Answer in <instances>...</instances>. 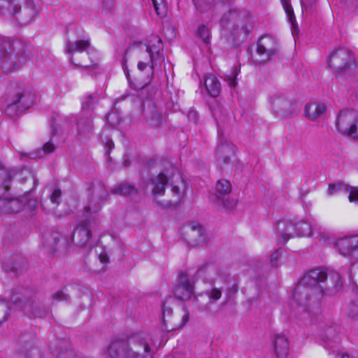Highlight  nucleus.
<instances>
[{
	"label": "nucleus",
	"instance_id": "obj_47",
	"mask_svg": "<svg viewBox=\"0 0 358 358\" xmlns=\"http://www.w3.org/2000/svg\"><path fill=\"white\" fill-rule=\"evenodd\" d=\"M55 149L54 144L51 141H48L44 144L43 150L45 153L49 154L52 152Z\"/></svg>",
	"mask_w": 358,
	"mask_h": 358
},
{
	"label": "nucleus",
	"instance_id": "obj_26",
	"mask_svg": "<svg viewBox=\"0 0 358 358\" xmlns=\"http://www.w3.org/2000/svg\"><path fill=\"white\" fill-rule=\"evenodd\" d=\"M90 46L89 39L77 40L74 42L68 41L66 43L65 50L69 55H73L76 52H83Z\"/></svg>",
	"mask_w": 358,
	"mask_h": 358
},
{
	"label": "nucleus",
	"instance_id": "obj_20",
	"mask_svg": "<svg viewBox=\"0 0 358 358\" xmlns=\"http://www.w3.org/2000/svg\"><path fill=\"white\" fill-rule=\"evenodd\" d=\"M233 155L234 150L231 144L222 142L217 146L216 159L220 166L229 164Z\"/></svg>",
	"mask_w": 358,
	"mask_h": 358
},
{
	"label": "nucleus",
	"instance_id": "obj_36",
	"mask_svg": "<svg viewBox=\"0 0 358 358\" xmlns=\"http://www.w3.org/2000/svg\"><path fill=\"white\" fill-rule=\"evenodd\" d=\"M347 189H349V185L344 182L330 183L327 189V194L328 195L331 196L342 190L346 192Z\"/></svg>",
	"mask_w": 358,
	"mask_h": 358
},
{
	"label": "nucleus",
	"instance_id": "obj_34",
	"mask_svg": "<svg viewBox=\"0 0 358 358\" xmlns=\"http://www.w3.org/2000/svg\"><path fill=\"white\" fill-rule=\"evenodd\" d=\"M155 12L160 17H164L166 15L167 4L165 0H152Z\"/></svg>",
	"mask_w": 358,
	"mask_h": 358
},
{
	"label": "nucleus",
	"instance_id": "obj_51",
	"mask_svg": "<svg viewBox=\"0 0 358 358\" xmlns=\"http://www.w3.org/2000/svg\"><path fill=\"white\" fill-rule=\"evenodd\" d=\"M171 191L173 194H175L177 196H179L180 194V188L178 186H173Z\"/></svg>",
	"mask_w": 358,
	"mask_h": 358
},
{
	"label": "nucleus",
	"instance_id": "obj_15",
	"mask_svg": "<svg viewBox=\"0 0 358 358\" xmlns=\"http://www.w3.org/2000/svg\"><path fill=\"white\" fill-rule=\"evenodd\" d=\"M68 241L57 232H51L43 236V245L51 254L55 255L66 248Z\"/></svg>",
	"mask_w": 358,
	"mask_h": 358
},
{
	"label": "nucleus",
	"instance_id": "obj_54",
	"mask_svg": "<svg viewBox=\"0 0 358 358\" xmlns=\"http://www.w3.org/2000/svg\"><path fill=\"white\" fill-rule=\"evenodd\" d=\"M100 258V260L101 262H106L108 261V257H102V256H100L99 257Z\"/></svg>",
	"mask_w": 358,
	"mask_h": 358
},
{
	"label": "nucleus",
	"instance_id": "obj_58",
	"mask_svg": "<svg viewBox=\"0 0 358 358\" xmlns=\"http://www.w3.org/2000/svg\"><path fill=\"white\" fill-rule=\"evenodd\" d=\"M1 13V11L0 10V14Z\"/></svg>",
	"mask_w": 358,
	"mask_h": 358
},
{
	"label": "nucleus",
	"instance_id": "obj_21",
	"mask_svg": "<svg viewBox=\"0 0 358 358\" xmlns=\"http://www.w3.org/2000/svg\"><path fill=\"white\" fill-rule=\"evenodd\" d=\"M327 278V272L320 268L310 271L302 278V283L307 286L314 287L324 282Z\"/></svg>",
	"mask_w": 358,
	"mask_h": 358
},
{
	"label": "nucleus",
	"instance_id": "obj_43",
	"mask_svg": "<svg viewBox=\"0 0 358 358\" xmlns=\"http://www.w3.org/2000/svg\"><path fill=\"white\" fill-rule=\"evenodd\" d=\"M349 192L348 199L352 203H358V187H352L349 185V189H346Z\"/></svg>",
	"mask_w": 358,
	"mask_h": 358
},
{
	"label": "nucleus",
	"instance_id": "obj_1",
	"mask_svg": "<svg viewBox=\"0 0 358 358\" xmlns=\"http://www.w3.org/2000/svg\"><path fill=\"white\" fill-rule=\"evenodd\" d=\"M111 358H152L154 353L145 338L141 335L129 340H115L107 350Z\"/></svg>",
	"mask_w": 358,
	"mask_h": 358
},
{
	"label": "nucleus",
	"instance_id": "obj_39",
	"mask_svg": "<svg viewBox=\"0 0 358 358\" xmlns=\"http://www.w3.org/2000/svg\"><path fill=\"white\" fill-rule=\"evenodd\" d=\"M205 294L209 298L210 300L217 301L221 298L222 291L220 288L212 287L209 289H207Z\"/></svg>",
	"mask_w": 358,
	"mask_h": 358
},
{
	"label": "nucleus",
	"instance_id": "obj_53",
	"mask_svg": "<svg viewBox=\"0 0 358 358\" xmlns=\"http://www.w3.org/2000/svg\"><path fill=\"white\" fill-rule=\"evenodd\" d=\"M106 144L110 150H111L114 147V143L111 140H108Z\"/></svg>",
	"mask_w": 358,
	"mask_h": 358
},
{
	"label": "nucleus",
	"instance_id": "obj_57",
	"mask_svg": "<svg viewBox=\"0 0 358 358\" xmlns=\"http://www.w3.org/2000/svg\"><path fill=\"white\" fill-rule=\"evenodd\" d=\"M198 272H201V269H198L197 271Z\"/></svg>",
	"mask_w": 358,
	"mask_h": 358
},
{
	"label": "nucleus",
	"instance_id": "obj_17",
	"mask_svg": "<svg viewBox=\"0 0 358 358\" xmlns=\"http://www.w3.org/2000/svg\"><path fill=\"white\" fill-rule=\"evenodd\" d=\"M25 204V201L20 197H4L0 199V208L9 213L20 212Z\"/></svg>",
	"mask_w": 358,
	"mask_h": 358
},
{
	"label": "nucleus",
	"instance_id": "obj_38",
	"mask_svg": "<svg viewBox=\"0 0 358 358\" xmlns=\"http://www.w3.org/2000/svg\"><path fill=\"white\" fill-rule=\"evenodd\" d=\"M331 280H334L335 282L334 287L331 289H327L326 292H329V294H334L342 289L343 282L338 274H335L333 277H331Z\"/></svg>",
	"mask_w": 358,
	"mask_h": 358
},
{
	"label": "nucleus",
	"instance_id": "obj_13",
	"mask_svg": "<svg viewBox=\"0 0 358 358\" xmlns=\"http://www.w3.org/2000/svg\"><path fill=\"white\" fill-rule=\"evenodd\" d=\"M182 235L186 241L194 246H201L208 242V236L202 227L197 223H191L182 227Z\"/></svg>",
	"mask_w": 358,
	"mask_h": 358
},
{
	"label": "nucleus",
	"instance_id": "obj_4",
	"mask_svg": "<svg viewBox=\"0 0 358 358\" xmlns=\"http://www.w3.org/2000/svg\"><path fill=\"white\" fill-rule=\"evenodd\" d=\"M12 299L15 303H22V310L29 316L42 318L48 313V309L44 306L42 299L33 294L28 289L20 288L16 294H13Z\"/></svg>",
	"mask_w": 358,
	"mask_h": 358
},
{
	"label": "nucleus",
	"instance_id": "obj_48",
	"mask_svg": "<svg viewBox=\"0 0 358 358\" xmlns=\"http://www.w3.org/2000/svg\"><path fill=\"white\" fill-rule=\"evenodd\" d=\"M350 315L352 318H355L358 315V306L355 303H352L350 304Z\"/></svg>",
	"mask_w": 358,
	"mask_h": 358
},
{
	"label": "nucleus",
	"instance_id": "obj_23",
	"mask_svg": "<svg viewBox=\"0 0 358 358\" xmlns=\"http://www.w3.org/2000/svg\"><path fill=\"white\" fill-rule=\"evenodd\" d=\"M94 131L92 120L89 117H82L77 122V136L80 140L88 138Z\"/></svg>",
	"mask_w": 358,
	"mask_h": 358
},
{
	"label": "nucleus",
	"instance_id": "obj_31",
	"mask_svg": "<svg viewBox=\"0 0 358 358\" xmlns=\"http://www.w3.org/2000/svg\"><path fill=\"white\" fill-rule=\"evenodd\" d=\"M147 121L150 127H159L164 122L165 117L159 111L153 110L148 117Z\"/></svg>",
	"mask_w": 358,
	"mask_h": 358
},
{
	"label": "nucleus",
	"instance_id": "obj_19",
	"mask_svg": "<svg viewBox=\"0 0 358 358\" xmlns=\"http://www.w3.org/2000/svg\"><path fill=\"white\" fill-rule=\"evenodd\" d=\"M27 259L21 255H15L12 258L6 259L3 262V267L7 271L17 272L27 268Z\"/></svg>",
	"mask_w": 358,
	"mask_h": 358
},
{
	"label": "nucleus",
	"instance_id": "obj_6",
	"mask_svg": "<svg viewBox=\"0 0 358 358\" xmlns=\"http://www.w3.org/2000/svg\"><path fill=\"white\" fill-rule=\"evenodd\" d=\"M327 62L335 72L343 73L355 65L352 52L345 47L333 48L327 58Z\"/></svg>",
	"mask_w": 358,
	"mask_h": 358
},
{
	"label": "nucleus",
	"instance_id": "obj_25",
	"mask_svg": "<svg viewBox=\"0 0 358 358\" xmlns=\"http://www.w3.org/2000/svg\"><path fill=\"white\" fill-rule=\"evenodd\" d=\"M151 182L152 185V194L154 195H163L169 182L167 176L163 173H160L155 178H152Z\"/></svg>",
	"mask_w": 358,
	"mask_h": 358
},
{
	"label": "nucleus",
	"instance_id": "obj_3",
	"mask_svg": "<svg viewBox=\"0 0 358 358\" xmlns=\"http://www.w3.org/2000/svg\"><path fill=\"white\" fill-rule=\"evenodd\" d=\"M24 51L20 43L13 45L6 39L0 38V68L6 73L17 70L26 64Z\"/></svg>",
	"mask_w": 358,
	"mask_h": 358
},
{
	"label": "nucleus",
	"instance_id": "obj_50",
	"mask_svg": "<svg viewBox=\"0 0 358 358\" xmlns=\"http://www.w3.org/2000/svg\"><path fill=\"white\" fill-rule=\"evenodd\" d=\"M278 258V255L277 252H275L273 255L271 256V262L272 266H276L275 262L277 261Z\"/></svg>",
	"mask_w": 358,
	"mask_h": 358
},
{
	"label": "nucleus",
	"instance_id": "obj_37",
	"mask_svg": "<svg viewBox=\"0 0 358 358\" xmlns=\"http://www.w3.org/2000/svg\"><path fill=\"white\" fill-rule=\"evenodd\" d=\"M134 191V187L132 185L123 183L120 185L117 188L113 189L112 192L113 194L125 196L131 194Z\"/></svg>",
	"mask_w": 358,
	"mask_h": 358
},
{
	"label": "nucleus",
	"instance_id": "obj_27",
	"mask_svg": "<svg viewBox=\"0 0 358 358\" xmlns=\"http://www.w3.org/2000/svg\"><path fill=\"white\" fill-rule=\"evenodd\" d=\"M213 116L217 122L218 133L220 132L222 127H224L231 119V115L228 111L222 108H218L213 112Z\"/></svg>",
	"mask_w": 358,
	"mask_h": 358
},
{
	"label": "nucleus",
	"instance_id": "obj_18",
	"mask_svg": "<svg viewBox=\"0 0 358 358\" xmlns=\"http://www.w3.org/2000/svg\"><path fill=\"white\" fill-rule=\"evenodd\" d=\"M273 353L276 358H287L289 353V341L285 335L275 334L274 336Z\"/></svg>",
	"mask_w": 358,
	"mask_h": 358
},
{
	"label": "nucleus",
	"instance_id": "obj_2",
	"mask_svg": "<svg viewBox=\"0 0 358 358\" xmlns=\"http://www.w3.org/2000/svg\"><path fill=\"white\" fill-rule=\"evenodd\" d=\"M162 50V41L157 35L150 36L148 44L139 43L136 50L138 70L143 71L149 67L152 76L155 69L159 66L164 60Z\"/></svg>",
	"mask_w": 358,
	"mask_h": 358
},
{
	"label": "nucleus",
	"instance_id": "obj_11",
	"mask_svg": "<svg viewBox=\"0 0 358 358\" xmlns=\"http://www.w3.org/2000/svg\"><path fill=\"white\" fill-rule=\"evenodd\" d=\"M278 52L277 41L268 36H262L257 43L256 53L260 57L259 62L269 61Z\"/></svg>",
	"mask_w": 358,
	"mask_h": 358
},
{
	"label": "nucleus",
	"instance_id": "obj_52",
	"mask_svg": "<svg viewBox=\"0 0 358 358\" xmlns=\"http://www.w3.org/2000/svg\"><path fill=\"white\" fill-rule=\"evenodd\" d=\"M236 77H234L233 78H230L229 80V84L231 87H234L236 85Z\"/></svg>",
	"mask_w": 358,
	"mask_h": 358
},
{
	"label": "nucleus",
	"instance_id": "obj_24",
	"mask_svg": "<svg viewBox=\"0 0 358 358\" xmlns=\"http://www.w3.org/2000/svg\"><path fill=\"white\" fill-rule=\"evenodd\" d=\"M326 111V107L324 104L313 102L307 103L304 108L305 115L312 121L316 120Z\"/></svg>",
	"mask_w": 358,
	"mask_h": 358
},
{
	"label": "nucleus",
	"instance_id": "obj_7",
	"mask_svg": "<svg viewBox=\"0 0 358 358\" xmlns=\"http://www.w3.org/2000/svg\"><path fill=\"white\" fill-rule=\"evenodd\" d=\"M196 279L194 274L182 271L178 273L177 283L174 287L175 296L182 301L189 300L194 294Z\"/></svg>",
	"mask_w": 358,
	"mask_h": 358
},
{
	"label": "nucleus",
	"instance_id": "obj_49",
	"mask_svg": "<svg viewBox=\"0 0 358 358\" xmlns=\"http://www.w3.org/2000/svg\"><path fill=\"white\" fill-rule=\"evenodd\" d=\"M8 4V9L12 10L13 13L15 14L17 13V5L14 3V0H7Z\"/></svg>",
	"mask_w": 358,
	"mask_h": 358
},
{
	"label": "nucleus",
	"instance_id": "obj_10",
	"mask_svg": "<svg viewBox=\"0 0 358 358\" xmlns=\"http://www.w3.org/2000/svg\"><path fill=\"white\" fill-rule=\"evenodd\" d=\"M171 301V299H166L162 305L163 323L168 331L182 328L188 320L187 315L185 313H176L173 315L172 308L169 306Z\"/></svg>",
	"mask_w": 358,
	"mask_h": 358
},
{
	"label": "nucleus",
	"instance_id": "obj_30",
	"mask_svg": "<svg viewBox=\"0 0 358 358\" xmlns=\"http://www.w3.org/2000/svg\"><path fill=\"white\" fill-rule=\"evenodd\" d=\"M37 15L38 12L32 6L24 8L20 11V22L24 24H28L34 20Z\"/></svg>",
	"mask_w": 358,
	"mask_h": 358
},
{
	"label": "nucleus",
	"instance_id": "obj_5",
	"mask_svg": "<svg viewBox=\"0 0 358 358\" xmlns=\"http://www.w3.org/2000/svg\"><path fill=\"white\" fill-rule=\"evenodd\" d=\"M278 234L282 243H286L294 236H305L310 234V225L306 221L293 219L281 221L278 224Z\"/></svg>",
	"mask_w": 358,
	"mask_h": 358
},
{
	"label": "nucleus",
	"instance_id": "obj_44",
	"mask_svg": "<svg viewBox=\"0 0 358 358\" xmlns=\"http://www.w3.org/2000/svg\"><path fill=\"white\" fill-rule=\"evenodd\" d=\"M62 191L59 188H55L50 196V201L52 203L58 205L61 201Z\"/></svg>",
	"mask_w": 358,
	"mask_h": 358
},
{
	"label": "nucleus",
	"instance_id": "obj_8",
	"mask_svg": "<svg viewBox=\"0 0 358 358\" xmlns=\"http://www.w3.org/2000/svg\"><path fill=\"white\" fill-rule=\"evenodd\" d=\"M34 99L35 95L31 92L18 89L8 104L6 113L9 116H14L19 111L29 108L34 103Z\"/></svg>",
	"mask_w": 358,
	"mask_h": 358
},
{
	"label": "nucleus",
	"instance_id": "obj_56",
	"mask_svg": "<svg viewBox=\"0 0 358 358\" xmlns=\"http://www.w3.org/2000/svg\"><path fill=\"white\" fill-rule=\"evenodd\" d=\"M41 206H42V208H43V210H45V206H44V203H43V202H42V203H41Z\"/></svg>",
	"mask_w": 358,
	"mask_h": 358
},
{
	"label": "nucleus",
	"instance_id": "obj_16",
	"mask_svg": "<svg viewBox=\"0 0 358 358\" xmlns=\"http://www.w3.org/2000/svg\"><path fill=\"white\" fill-rule=\"evenodd\" d=\"M91 231L85 226L80 224L73 231L72 241L79 248L90 247Z\"/></svg>",
	"mask_w": 358,
	"mask_h": 358
},
{
	"label": "nucleus",
	"instance_id": "obj_45",
	"mask_svg": "<svg viewBox=\"0 0 358 358\" xmlns=\"http://www.w3.org/2000/svg\"><path fill=\"white\" fill-rule=\"evenodd\" d=\"M102 5L105 10L111 11L115 8V0H103Z\"/></svg>",
	"mask_w": 358,
	"mask_h": 358
},
{
	"label": "nucleus",
	"instance_id": "obj_9",
	"mask_svg": "<svg viewBox=\"0 0 358 358\" xmlns=\"http://www.w3.org/2000/svg\"><path fill=\"white\" fill-rule=\"evenodd\" d=\"M91 194L88 197L87 204L84 207V211L87 214L93 215L99 213L103 205L107 201L108 192L106 188L101 185H93L90 189Z\"/></svg>",
	"mask_w": 358,
	"mask_h": 358
},
{
	"label": "nucleus",
	"instance_id": "obj_41",
	"mask_svg": "<svg viewBox=\"0 0 358 358\" xmlns=\"http://www.w3.org/2000/svg\"><path fill=\"white\" fill-rule=\"evenodd\" d=\"M8 314V303L6 301L0 300V324L7 319Z\"/></svg>",
	"mask_w": 358,
	"mask_h": 358
},
{
	"label": "nucleus",
	"instance_id": "obj_28",
	"mask_svg": "<svg viewBox=\"0 0 358 358\" xmlns=\"http://www.w3.org/2000/svg\"><path fill=\"white\" fill-rule=\"evenodd\" d=\"M205 87L213 97H217L220 93L221 84L218 79L213 76H209L206 78Z\"/></svg>",
	"mask_w": 358,
	"mask_h": 358
},
{
	"label": "nucleus",
	"instance_id": "obj_14",
	"mask_svg": "<svg viewBox=\"0 0 358 358\" xmlns=\"http://www.w3.org/2000/svg\"><path fill=\"white\" fill-rule=\"evenodd\" d=\"M231 189V187L229 180H219L216 184L215 192L211 197L212 201L226 209H232L236 204V201L230 200L229 198L224 199V196L230 193Z\"/></svg>",
	"mask_w": 358,
	"mask_h": 358
},
{
	"label": "nucleus",
	"instance_id": "obj_32",
	"mask_svg": "<svg viewBox=\"0 0 358 358\" xmlns=\"http://www.w3.org/2000/svg\"><path fill=\"white\" fill-rule=\"evenodd\" d=\"M228 0H193L195 6L204 12L214 6L217 2L226 3Z\"/></svg>",
	"mask_w": 358,
	"mask_h": 358
},
{
	"label": "nucleus",
	"instance_id": "obj_55",
	"mask_svg": "<svg viewBox=\"0 0 358 358\" xmlns=\"http://www.w3.org/2000/svg\"><path fill=\"white\" fill-rule=\"evenodd\" d=\"M171 202L169 201H167L164 204V206H171Z\"/></svg>",
	"mask_w": 358,
	"mask_h": 358
},
{
	"label": "nucleus",
	"instance_id": "obj_42",
	"mask_svg": "<svg viewBox=\"0 0 358 358\" xmlns=\"http://www.w3.org/2000/svg\"><path fill=\"white\" fill-rule=\"evenodd\" d=\"M197 36L205 43L209 39V30L205 25H201L197 31Z\"/></svg>",
	"mask_w": 358,
	"mask_h": 358
},
{
	"label": "nucleus",
	"instance_id": "obj_35",
	"mask_svg": "<svg viewBox=\"0 0 358 358\" xmlns=\"http://www.w3.org/2000/svg\"><path fill=\"white\" fill-rule=\"evenodd\" d=\"M290 103L282 99H278L273 103V108L278 113H287L289 111Z\"/></svg>",
	"mask_w": 358,
	"mask_h": 358
},
{
	"label": "nucleus",
	"instance_id": "obj_40",
	"mask_svg": "<svg viewBox=\"0 0 358 358\" xmlns=\"http://www.w3.org/2000/svg\"><path fill=\"white\" fill-rule=\"evenodd\" d=\"M285 11L287 13L289 21L293 23L295 20L294 13L293 8L290 4L289 0H280Z\"/></svg>",
	"mask_w": 358,
	"mask_h": 358
},
{
	"label": "nucleus",
	"instance_id": "obj_46",
	"mask_svg": "<svg viewBox=\"0 0 358 358\" xmlns=\"http://www.w3.org/2000/svg\"><path fill=\"white\" fill-rule=\"evenodd\" d=\"M52 299L55 301H66L69 299V296L62 291H58L52 295Z\"/></svg>",
	"mask_w": 358,
	"mask_h": 358
},
{
	"label": "nucleus",
	"instance_id": "obj_22",
	"mask_svg": "<svg viewBox=\"0 0 358 358\" xmlns=\"http://www.w3.org/2000/svg\"><path fill=\"white\" fill-rule=\"evenodd\" d=\"M337 246L341 255H349L358 249V236L341 238L338 241Z\"/></svg>",
	"mask_w": 358,
	"mask_h": 358
},
{
	"label": "nucleus",
	"instance_id": "obj_29",
	"mask_svg": "<svg viewBox=\"0 0 358 358\" xmlns=\"http://www.w3.org/2000/svg\"><path fill=\"white\" fill-rule=\"evenodd\" d=\"M14 173L10 170L7 169L0 164V187L6 190L9 189V184L11 182Z\"/></svg>",
	"mask_w": 358,
	"mask_h": 358
},
{
	"label": "nucleus",
	"instance_id": "obj_12",
	"mask_svg": "<svg viewBox=\"0 0 358 358\" xmlns=\"http://www.w3.org/2000/svg\"><path fill=\"white\" fill-rule=\"evenodd\" d=\"M357 118L358 114L353 110L340 111L336 121L337 130L340 133L351 137Z\"/></svg>",
	"mask_w": 358,
	"mask_h": 358
},
{
	"label": "nucleus",
	"instance_id": "obj_33",
	"mask_svg": "<svg viewBox=\"0 0 358 358\" xmlns=\"http://www.w3.org/2000/svg\"><path fill=\"white\" fill-rule=\"evenodd\" d=\"M99 94L96 92L92 94L87 95L83 101V108L87 110H90L98 103Z\"/></svg>",
	"mask_w": 358,
	"mask_h": 358
}]
</instances>
